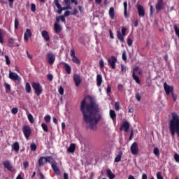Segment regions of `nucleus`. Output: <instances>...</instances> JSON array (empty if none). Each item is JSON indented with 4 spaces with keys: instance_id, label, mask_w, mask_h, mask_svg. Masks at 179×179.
<instances>
[{
    "instance_id": "obj_1",
    "label": "nucleus",
    "mask_w": 179,
    "mask_h": 179,
    "mask_svg": "<svg viewBox=\"0 0 179 179\" xmlns=\"http://www.w3.org/2000/svg\"><path fill=\"white\" fill-rule=\"evenodd\" d=\"M90 103H86V99L82 101L80 104V111L83 113V123L85 124L87 128H90L92 131L97 129V123L100 121V107L96 99L92 96L89 97Z\"/></svg>"
},
{
    "instance_id": "obj_2",
    "label": "nucleus",
    "mask_w": 179,
    "mask_h": 179,
    "mask_svg": "<svg viewBox=\"0 0 179 179\" xmlns=\"http://www.w3.org/2000/svg\"><path fill=\"white\" fill-rule=\"evenodd\" d=\"M136 73H138V75L142 76L143 71L137 66L134 69L132 72V78L134 80H135L136 83H138V85H139L141 83V80H139V77L136 76Z\"/></svg>"
},
{
    "instance_id": "obj_3",
    "label": "nucleus",
    "mask_w": 179,
    "mask_h": 179,
    "mask_svg": "<svg viewBox=\"0 0 179 179\" xmlns=\"http://www.w3.org/2000/svg\"><path fill=\"white\" fill-rule=\"evenodd\" d=\"M126 33H127V28H125L124 27H122L121 32L120 31H117V37L121 43H125V40L124 39V37H125V36H127Z\"/></svg>"
},
{
    "instance_id": "obj_4",
    "label": "nucleus",
    "mask_w": 179,
    "mask_h": 179,
    "mask_svg": "<svg viewBox=\"0 0 179 179\" xmlns=\"http://www.w3.org/2000/svg\"><path fill=\"white\" fill-rule=\"evenodd\" d=\"M32 87L35 90L34 93L36 96H40L43 93V87L38 83H32Z\"/></svg>"
},
{
    "instance_id": "obj_5",
    "label": "nucleus",
    "mask_w": 179,
    "mask_h": 179,
    "mask_svg": "<svg viewBox=\"0 0 179 179\" xmlns=\"http://www.w3.org/2000/svg\"><path fill=\"white\" fill-rule=\"evenodd\" d=\"M8 78L11 80H14V81L17 80V82H19V83H20V82L22 80V78H20V76H19V75H17V73H13L10 70L9 71Z\"/></svg>"
},
{
    "instance_id": "obj_6",
    "label": "nucleus",
    "mask_w": 179,
    "mask_h": 179,
    "mask_svg": "<svg viewBox=\"0 0 179 179\" xmlns=\"http://www.w3.org/2000/svg\"><path fill=\"white\" fill-rule=\"evenodd\" d=\"M46 59L48 61V64L52 65L54 62H55V54H54L52 52H48L46 55Z\"/></svg>"
},
{
    "instance_id": "obj_7",
    "label": "nucleus",
    "mask_w": 179,
    "mask_h": 179,
    "mask_svg": "<svg viewBox=\"0 0 179 179\" xmlns=\"http://www.w3.org/2000/svg\"><path fill=\"white\" fill-rule=\"evenodd\" d=\"M22 132L26 139H29L30 138V135H31V129L30 128V126H24L22 128Z\"/></svg>"
},
{
    "instance_id": "obj_8",
    "label": "nucleus",
    "mask_w": 179,
    "mask_h": 179,
    "mask_svg": "<svg viewBox=\"0 0 179 179\" xmlns=\"http://www.w3.org/2000/svg\"><path fill=\"white\" fill-rule=\"evenodd\" d=\"M130 150L131 152V154L134 155V156H136V155L139 153V148L136 142H134L131 144L130 147Z\"/></svg>"
},
{
    "instance_id": "obj_9",
    "label": "nucleus",
    "mask_w": 179,
    "mask_h": 179,
    "mask_svg": "<svg viewBox=\"0 0 179 179\" xmlns=\"http://www.w3.org/2000/svg\"><path fill=\"white\" fill-rule=\"evenodd\" d=\"M164 6H166V5L164 4V2H163V0H157V3L155 4V9L157 12H160L162 9H164Z\"/></svg>"
},
{
    "instance_id": "obj_10",
    "label": "nucleus",
    "mask_w": 179,
    "mask_h": 179,
    "mask_svg": "<svg viewBox=\"0 0 179 179\" xmlns=\"http://www.w3.org/2000/svg\"><path fill=\"white\" fill-rule=\"evenodd\" d=\"M108 62L109 66H110L112 69H115V64L117 63V59L115 56H111V58H108Z\"/></svg>"
},
{
    "instance_id": "obj_11",
    "label": "nucleus",
    "mask_w": 179,
    "mask_h": 179,
    "mask_svg": "<svg viewBox=\"0 0 179 179\" xmlns=\"http://www.w3.org/2000/svg\"><path fill=\"white\" fill-rule=\"evenodd\" d=\"M73 80L76 87H78L82 83V77L79 74H74Z\"/></svg>"
},
{
    "instance_id": "obj_12",
    "label": "nucleus",
    "mask_w": 179,
    "mask_h": 179,
    "mask_svg": "<svg viewBox=\"0 0 179 179\" xmlns=\"http://www.w3.org/2000/svg\"><path fill=\"white\" fill-rule=\"evenodd\" d=\"M164 90H165V92L167 95L170 94V93H173V91L174 90V87L173 86H170L167 85V83L165 82L164 83Z\"/></svg>"
},
{
    "instance_id": "obj_13",
    "label": "nucleus",
    "mask_w": 179,
    "mask_h": 179,
    "mask_svg": "<svg viewBox=\"0 0 179 179\" xmlns=\"http://www.w3.org/2000/svg\"><path fill=\"white\" fill-rule=\"evenodd\" d=\"M137 10L138 12L139 17H145V8L141 5L138 4L137 6Z\"/></svg>"
},
{
    "instance_id": "obj_14",
    "label": "nucleus",
    "mask_w": 179,
    "mask_h": 179,
    "mask_svg": "<svg viewBox=\"0 0 179 179\" xmlns=\"http://www.w3.org/2000/svg\"><path fill=\"white\" fill-rule=\"evenodd\" d=\"M3 165L5 169H7V170H8V171H13V168L12 167V164H10V161H4L3 162Z\"/></svg>"
},
{
    "instance_id": "obj_15",
    "label": "nucleus",
    "mask_w": 179,
    "mask_h": 179,
    "mask_svg": "<svg viewBox=\"0 0 179 179\" xmlns=\"http://www.w3.org/2000/svg\"><path fill=\"white\" fill-rule=\"evenodd\" d=\"M32 34H31V30H30V29H27L26 31L24 34V41H29V38L31 37Z\"/></svg>"
},
{
    "instance_id": "obj_16",
    "label": "nucleus",
    "mask_w": 179,
    "mask_h": 179,
    "mask_svg": "<svg viewBox=\"0 0 179 179\" xmlns=\"http://www.w3.org/2000/svg\"><path fill=\"white\" fill-rule=\"evenodd\" d=\"M38 163L39 167H43V166L47 164L46 158L44 157H40L38 161Z\"/></svg>"
},
{
    "instance_id": "obj_17",
    "label": "nucleus",
    "mask_w": 179,
    "mask_h": 179,
    "mask_svg": "<svg viewBox=\"0 0 179 179\" xmlns=\"http://www.w3.org/2000/svg\"><path fill=\"white\" fill-rule=\"evenodd\" d=\"M41 36L46 41H50V34H48V31L44 30L41 32Z\"/></svg>"
},
{
    "instance_id": "obj_18",
    "label": "nucleus",
    "mask_w": 179,
    "mask_h": 179,
    "mask_svg": "<svg viewBox=\"0 0 179 179\" xmlns=\"http://www.w3.org/2000/svg\"><path fill=\"white\" fill-rule=\"evenodd\" d=\"M51 166L54 173H55V174H57V176H59L61 174V171H59V169H58V167L57 166V163H54L51 164Z\"/></svg>"
},
{
    "instance_id": "obj_19",
    "label": "nucleus",
    "mask_w": 179,
    "mask_h": 179,
    "mask_svg": "<svg viewBox=\"0 0 179 179\" xmlns=\"http://www.w3.org/2000/svg\"><path fill=\"white\" fill-rule=\"evenodd\" d=\"M64 68L68 75H71V73L72 72V69H71V66L68 64L67 63L63 62Z\"/></svg>"
},
{
    "instance_id": "obj_20",
    "label": "nucleus",
    "mask_w": 179,
    "mask_h": 179,
    "mask_svg": "<svg viewBox=\"0 0 179 179\" xmlns=\"http://www.w3.org/2000/svg\"><path fill=\"white\" fill-rule=\"evenodd\" d=\"M54 29H55V33L57 34L61 33L62 31V27L57 22L55 23Z\"/></svg>"
},
{
    "instance_id": "obj_21",
    "label": "nucleus",
    "mask_w": 179,
    "mask_h": 179,
    "mask_svg": "<svg viewBox=\"0 0 179 179\" xmlns=\"http://www.w3.org/2000/svg\"><path fill=\"white\" fill-rule=\"evenodd\" d=\"M102 83H103V77L101 76V75L98 74L96 76V86H98V87H100Z\"/></svg>"
},
{
    "instance_id": "obj_22",
    "label": "nucleus",
    "mask_w": 179,
    "mask_h": 179,
    "mask_svg": "<svg viewBox=\"0 0 179 179\" xmlns=\"http://www.w3.org/2000/svg\"><path fill=\"white\" fill-rule=\"evenodd\" d=\"M12 150H15V152H19V150L20 149V145H19V142H15L11 145Z\"/></svg>"
},
{
    "instance_id": "obj_23",
    "label": "nucleus",
    "mask_w": 179,
    "mask_h": 179,
    "mask_svg": "<svg viewBox=\"0 0 179 179\" xmlns=\"http://www.w3.org/2000/svg\"><path fill=\"white\" fill-rule=\"evenodd\" d=\"M108 15H109L111 20H114V17L115 16V11L114 10L113 7L110 8Z\"/></svg>"
},
{
    "instance_id": "obj_24",
    "label": "nucleus",
    "mask_w": 179,
    "mask_h": 179,
    "mask_svg": "<svg viewBox=\"0 0 179 179\" xmlns=\"http://www.w3.org/2000/svg\"><path fill=\"white\" fill-rule=\"evenodd\" d=\"M107 177H108L109 179H114L115 178V175L113 173V171H110V169H108L106 171Z\"/></svg>"
},
{
    "instance_id": "obj_25",
    "label": "nucleus",
    "mask_w": 179,
    "mask_h": 179,
    "mask_svg": "<svg viewBox=\"0 0 179 179\" xmlns=\"http://www.w3.org/2000/svg\"><path fill=\"white\" fill-rule=\"evenodd\" d=\"M76 146L75 143H71L68 148L67 152H69V153H73L75 152Z\"/></svg>"
},
{
    "instance_id": "obj_26",
    "label": "nucleus",
    "mask_w": 179,
    "mask_h": 179,
    "mask_svg": "<svg viewBox=\"0 0 179 179\" xmlns=\"http://www.w3.org/2000/svg\"><path fill=\"white\" fill-rule=\"evenodd\" d=\"M122 129H124V132H128V129H129V122H124L122 126Z\"/></svg>"
},
{
    "instance_id": "obj_27",
    "label": "nucleus",
    "mask_w": 179,
    "mask_h": 179,
    "mask_svg": "<svg viewBox=\"0 0 179 179\" xmlns=\"http://www.w3.org/2000/svg\"><path fill=\"white\" fill-rule=\"evenodd\" d=\"M110 117L113 120V122H115V118L117 117V115L115 114V111L110 110L109 112Z\"/></svg>"
},
{
    "instance_id": "obj_28",
    "label": "nucleus",
    "mask_w": 179,
    "mask_h": 179,
    "mask_svg": "<svg viewBox=\"0 0 179 179\" xmlns=\"http://www.w3.org/2000/svg\"><path fill=\"white\" fill-rule=\"evenodd\" d=\"M121 157H122V151H120L117 157L115 158V162L118 163L121 162Z\"/></svg>"
},
{
    "instance_id": "obj_29",
    "label": "nucleus",
    "mask_w": 179,
    "mask_h": 179,
    "mask_svg": "<svg viewBox=\"0 0 179 179\" xmlns=\"http://www.w3.org/2000/svg\"><path fill=\"white\" fill-rule=\"evenodd\" d=\"M45 159H46V163H50V164H54V163H57L54 160V158L52 157L48 156L45 157Z\"/></svg>"
},
{
    "instance_id": "obj_30",
    "label": "nucleus",
    "mask_w": 179,
    "mask_h": 179,
    "mask_svg": "<svg viewBox=\"0 0 179 179\" xmlns=\"http://www.w3.org/2000/svg\"><path fill=\"white\" fill-rule=\"evenodd\" d=\"M5 37V31L0 29V43L3 44V38Z\"/></svg>"
},
{
    "instance_id": "obj_31",
    "label": "nucleus",
    "mask_w": 179,
    "mask_h": 179,
    "mask_svg": "<svg viewBox=\"0 0 179 179\" xmlns=\"http://www.w3.org/2000/svg\"><path fill=\"white\" fill-rule=\"evenodd\" d=\"M8 45L11 48H13V47H15V39H13V38H8Z\"/></svg>"
},
{
    "instance_id": "obj_32",
    "label": "nucleus",
    "mask_w": 179,
    "mask_h": 179,
    "mask_svg": "<svg viewBox=\"0 0 179 179\" xmlns=\"http://www.w3.org/2000/svg\"><path fill=\"white\" fill-rule=\"evenodd\" d=\"M25 90L27 93H31V87L29 83H27L25 85Z\"/></svg>"
},
{
    "instance_id": "obj_33",
    "label": "nucleus",
    "mask_w": 179,
    "mask_h": 179,
    "mask_svg": "<svg viewBox=\"0 0 179 179\" xmlns=\"http://www.w3.org/2000/svg\"><path fill=\"white\" fill-rule=\"evenodd\" d=\"M123 6H124V16H127V9L128 6V3L127 1H124Z\"/></svg>"
},
{
    "instance_id": "obj_34",
    "label": "nucleus",
    "mask_w": 179,
    "mask_h": 179,
    "mask_svg": "<svg viewBox=\"0 0 179 179\" xmlns=\"http://www.w3.org/2000/svg\"><path fill=\"white\" fill-rule=\"evenodd\" d=\"M27 118H28L29 122H31V124H33L34 122V118L33 117V115H31L30 113L28 114Z\"/></svg>"
},
{
    "instance_id": "obj_35",
    "label": "nucleus",
    "mask_w": 179,
    "mask_h": 179,
    "mask_svg": "<svg viewBox=\"0 0 179 179\" xmlns=\"http://www.w3.org/2000/svg\"><path fill=\"white\" fill-rule=\"evenodd\" d=\"M30 148H31V152H36L37 149V145H36V143H31Z\"/></svg>"
},
{
    "instance_id": "obj_36",
    "label": "nucleus",
    "mask_w": 179,
    "mask_h": 179,
    "mask_svg": "<svg viewBox=\"0 0 179 179\" xmlns=\"http://www.w3.org/2000/svg\"><path fill=\"white\" fill-rule=\"evenodd\" d=\"M153 153L155 156H159L160 155V150L157 148H155L153 150Z\"/></svg>"
},
{
    "instance_id": "obj_37",
    "label": "nucleus",
    "mask_w": 179,
    "mask_h": 179,
    "mask_svg": "<svg viewBox=\"0 0 179 179\" xmlns=\"http://www.w3.org/2000/svg\"><path fill=\"white\" fill-rule=\"evenodd\" d=\"M41 127L45 132H48V126H47V124H45V123H42Z\"/></svg>"
},
{
    "instance_id": "obj_38",
    "label": "nucleus",
    "mask_w": 179,
    "mask_h": 179,
    "mask_svg": "<svg viewBox=\"0 0 179 179\" xmlns=\"http://www.w3.org/2000/svg\"><path fill=\"white\" fill-rule=\"evenodd\" d=\"M72 62H74V64H80L79 59L76 56L72 58Z\"/></svg>"
},
{
    "instance_id": "obj_39",
    "label": "nucleus",
    "mask_w": 179,
    "mask_h": 179,
    "mask_svg": "<svg viewBox=\"0 0 179 179\" xmlns=\"http://www.w3.org/2000/svg\"><path fill=\"white\" fill-rule=\"evenodd\" d=\"M54 3L58 9H61V8H62V6H61V4H59V1H58V0H54Z\"/></svg>"
},
{
    "instance_id": "obj_40",
    "label": "nucleus",
    "mask_w": 179,
    "mask_h": 179,
    "mask_svg": "<svg viewBox=\"0 0 179 179\" xmlns=\"http://www.w3.org/2000/svg\"><path fill=\"white\" fill-rule=\"evenodd\" d=\"M44 120L45 122H50L51 121V116L50 115H47L44 117Z\"/></svg>"
},
{
    "instance_id": "obj_41",
    "label": "nucleus",
    "mask_w": 179,
    "mask_h": 179,
    "mask_svg": "<svg viewBox=\"0 0 179 179\" xmlns=\"http://www.w3.org/2000/svg\"><path fill=\"white\" fill-rule=\"evenodd\" d=\"M6 64V65H10V59L8 55H5Z\"/></svg>"
},
{
    "instance_id": "obj_42",
    "label": "nucleus",
    "mask_w": 179,
    "mask_h": 179,
    "mask_svg": "<svg viewBox=\"0 0 179 179\" xmlns=\"http://www.w3.org/2000/svg\"><path fill=\"white\" fill-rule=\"evenodd\" d=\"M173 157H174V159H175V162H176V163H179V154L175 153Z\"/></svg>"
},
{
    "instance_id": "obj_43",
    "label": "nucleus",
    "mask_w": 179,
    "mask_h": 179,
    "mask_svg": "<svg viewBox=\"0 0 179 179\" xmlns=\"http://www.w3.org/2000/svg\"><path fill=\"white\" fill-rule=\"evenodd\" d=\"M127 66H125L123 64H121V71L122 72V73H125V72H127Z\"/></svg>"
},
{
    "instance_id": "obj_44",
    "label": "nucleus",
    "mask_w": 179,
    "mask_h": 179,
    "mask_svg": "<svg viewBox=\"0 0 179 179\" xmlns=\"http://www.w3.org/2000/svg\"><path fill=\"white\" fill-rule=\"evenodd\" d=\"M15 29H19V21L17 18L15 19Z\"/></svg>"
},
{
    "instance_id": "obj_45",
    "label": "nucleus",
    "mask_w": 179,
    "mask_h": 179,
    "mask_svg": "<svg viewBox=\"0 0 179 179\" xmlns=\"http://www.w3.org/2000/svg\"><path fill=\"white\" fill-rule=\"evenodd\" d=\"M132 39H131V38L128 37L127 38V44L129 45V47H131V45H132Z\"/></svg>"
},
{
    "instance_id": "obj_46",
    "label": "nucleus",
    "mask_w": 179,
    "mask_h": 179,
    "mask_svg": "<svg viewBox=\"0 0 179 179\" xmlns=\"http://www.w3.org/2000/svg\"><path fill=\"white\" fill-rule=\"evenodd\" d=\"M99 66L100 68H104V60L103 59H101L99 62Z\"/></svg>"
},
{
    "instance_id": "obj_47",
    "label": "nucleus",
    "mask_w": 179,
    "mask_h": 179,
    "mask_svg": "<svg viewBox=\"0 0 179 179\" xmlns=\"http://www.w3.org/2000/svg\"><path fill=\"white\" fill-rule=\"evenodd\" d=\"M117 90L120 91V92H122V90H124V86L122 85V84H119L117 85Z\"/></svg>"
},
{
    "instance_id": "obj_48",
    "label": "nucleus",
    "mask_w": 179,
    "mask_h": 179,
    "mask_svg": "<svg viewBox=\"0 0 179 179\" xmlns=\"http://www.w3.org/2000/svg\"><path fill=\"white\" fill-rule=\"evenodd\" d=\"M122 58L123 59V61H126L127 60V52L124 51L122 55Z\"/></svg>"
},
{
    "instance_id": "obj_49",
    "label": "nucleus",
    "mask_w": 179,
    "mask_h": 179,
    "mask_svg": "<svg viewBox=\"0 0 179 179\" xmlns=\"http://www.w3.org/2000/svg\"><path fill=\"white\" fill-rule=\"evenodd\" d=\"M31 12H36V4L34 3L31 4Z\"/></svg>"
},
{
    "instance_id": "obj_50",
    "label": "nucleus",
    "mask_w": 179,
    "mask_h": 179,
    "mask_svg": "<svg viewBox=\"0 0 179 179\" xmlns=\"http://www.w3.org/2000/svg\"><path fill=\"white\" fill-rule=\"evenodd\" d=\"M17 111H19V109H17V108H13L11 110L12 114H17Z\"/></svg>"
},
{
    "instance_id": "obj_51",
    "label": "nucleus",
    "mask_w": 179,
    "mask_h": 179,
    "mask_svg": "<svg viewBox=\"0 0 179 179\" xmlns=\"http://www.w3.org/2000/svg\"><path fill=\"white\" fill-rule=\"evenodd\" d=\"M136 99L138 100V101H141V99H142V96L140 95L139 93L136 94Z\"/></svg>"
},
{
    "instance_id": "obj_52",
    "label": "nucleus",
    "mask_w": 179,
    "mask_h": 179,
    "mask_svg": "<svg viewBox=\"0 0 179 179\" xmlns=\"http://www.w3.org/2000/svg\"><path fill=\"white\" fill-rule=\"evenodd\" d=\"M4 87L5 89H6V90H10V85L8 84V83H4Z\"/></svg>"
},
{
    "instance_id": "obj_53",
    "label": "nucleus",
    "mask_w": 179,
    "mask_h": 179,
    "mask_svg": "<svg viewBox=\"0 0 179 179\" xmlns=\"http://www.w3.org/2000/svg\"><path fill=\"white\" fill-rule=\"evenodd\" d=\"M24 169H27L29 167V162L24 161L23 162Z\"/></svg>"
},
{
    "instance_id": "obj_54",
    "label": "nucleus",
    "mask_w": 179,
    "mask_h": 179,
    "mask_svg": "<svg viewBox=\"0 0 179 179\" xmlns=\"http://www.w3.org/2000/svg\"><path fill=\"white\" fill-rule=\"evenodd\" d=\"M47 78L50 80V82H52V79L54 78L52 74H48Z\"/></svg>"
},
{
    "instance_id": "obj_55",
    "label": "nucleus",
    "mask_w": 179,
    "mask_h": 179,
    "mask_svg": "<svg viewBox=\"0 0 179 179\" xmlns=\"http://www.w3.org/2000/svg\"><path fill=\"white\" fill-rule=\"evenodd\" d=\"M71 57H72V58L76 57V55H75V50L73 49L71 50Z\"/></svg>"
},
{
    "instance_id": "obj_56",
    "label": "nucleus",
    "mask_w": 179,
    "mask_h": 179,
    "mask_svg": "<svg viewBox=\"0 0 179 179\" xmlns=\"http://www.w3.org/2000/svg\"><path fill=\"white\" fill-rule=\"evenodd\" d=\"M157 179H164V178H163V176H162V173L158 172V173H157Z\"/></svg>"
},
{
    "instance_id": "obj_57",
    "label": "nucleus",
    "mask_w": 179,
    "mask_h": 179,
    "mask_svg": "<svg viewBox=\"0 0 179 179\" xmlns=\"http://www.w3.org/2000/svg\"><path fill=\"white\" fill-rule=\"evenodd\" d=\"M59 94H61L62 96V94H64V87H60L59 89Z\"/></svg>"
},
{
    "instance_id": "obj_58",
    "label": "nucleus",
    "mask_w": 179,
    "mask_h": 179,
    "mask_svg": "<svg viewBox=\"0 0 179 179\" xmlns=\"http://www.w3.org/2000/svg\"><path fill=\"white\" fill-rule=\"evenodd\" d=\"M115 110H120V103L119 102H116L115 104Z\"/></svg>"
},
{
    "instance_id": "obj_59",
    "label": "nucleus",
    "mask_w": 179,
    "mask_h": 179,
    "mask_svg": "<svg viewBox=\"0 0 179 179\" xmlns=\"http://www.w3.org/2000/svg\"><path fill=\"white\" fill-rule=\"evenodd\" d=\"M63 10H68V9H69L70 10H72V7L69 5H68V6L62 8Z\"/></svg>"
},
{
    "instance_id": "obj_60",
    "label": "nucleus",
    "mask_w": 179,
    "mask_h": 179,
    "mask_svg": "<svg viewBox=\"0 0 179 179\" xmlns=\"http://www.w3.org/2000/svg\"><path fill=\"white\" fill-rule=\"evenodd\" d=\"M111 92V87L110 85H108L107 89H106V93H110Z\"/></svg>"
},
{
    "instance_id": "obj_61",
    "label": "nucleus",
    "mask_w": 179,
    "mask_h": 179,
    "mask_svg": "<svg viewBox=\"0 0 179 179\" xmlns=\"http://www.w3.org/2000/svg\"><path fill=\"white\" fill-rule=\"evenodd\" d=\"M109 34L110 38H114V34H113V31L111 29L109 30Z\"/></svg>"
},
{
    "instance_id": "obj_62",
    "label": "nucleus",
    "mask_w": 179,
    "mask_h": 179,
    "mask_svg": "<svg viewBox=\"0 0 179 179\" xmlns=\"http://www.w3.org/2000/svg\"><path fill=\"white\" fill-rule=\"evenodd\" d=\"M64 179H69V176L68 175V173H64Z\"/></svg>"
},
{
    "instance_id": "obj_63",
    "label": "nucleus",
    "mask_w": 179,
    "mask_h": 179,
    "mask_svg": "<svg viewBox=\"0 0 179 179\" xmlns=\"http://www.w3.org/2000/svg\"><path fill=\"white\" fill-rule=\"evenodd\" d=\"M59 18L62 22H64V23H65V17L64 15L59 16Z\"/></svg>"
},
{
    "instance_id": "obj_64",
    "label": "nucleus",
    "mask_w": 179,
    "mask_h": 179,
    "mask_svg": "<svg viewBox=\"0 0 179 179\" xmlns=\"http://www.w3.org/2000/svg\"><path fill=\"white\" fill-rule=\"evenodd\" d=\"M142 179H148V175L146 173L142 174Z\"/></svg>"
}]
</instances>
